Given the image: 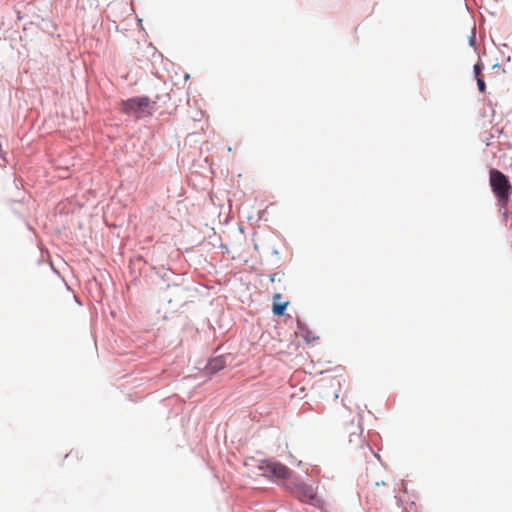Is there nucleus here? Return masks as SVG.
Returning <instances> with one entry per match:
<instances>
[{"mask_svg":"<svg viewBox=\"0 0 512 512\" xmlns=\"http://www.w3.org/2000/svg\"><path fill=\"white\" fill-rule=\"evenodd\" d=\"M489 184L499 204L505 207L512 194V185L508 177L501 171L492 168L489 171Z\"/></svg>","mask_w":512,"mask_h":512,"instance_id":"1","label":"nucleus"},{"mask_svg":"<svg viewBox=\"0 0 512 512\" xmlns=\"http://www.w3.org/2000/svg\"><path fill=\"white\" fill-rule=\"evenodd\" d=\"M153 103L148 97H133L121 102V111L136 118L152 115Z\"/></svg>","mask_w":512,"mask_h":512,"instance_id":"2","label":"nucleus"},{"mask_svg":"<svg viewBox=\"0 0 512 512\" xmlns=\"http://www.w3.org/2000/svg\"><path fill=\"white\" fill-rule=\"evenodd\" d=\"M258 468L262 472V475L268 478L287 479L291 474L287 466L271 460L261 461Z\"/></svg>","mask_w":512,"mask_h":512,"instance_id":"3","label":"nucleus"},{"mask_svg":"<svg viewBox=\"0 0 512 512\" xmlns=\"http://www.w3.org/2000/svg\"><path fill=\"white\" fill-rule=\"evenodd\" d=\"M294 493L302 502H310L316 497L315 489L306 483H296L294 485Z\"/></svg>","mask_w":512,"mask_h":512,"instance_id":"4","label":"nucleus"},{"mask_svg":"<svg viewBox=\"0 0 512 512\" xmlns=\"http://www.w3.org/2000/svg\"><path fill=\"white\" fill-rule=\"evenodd\" d=\"M349 442L362 443V428L360 424L351 423L349 429Z\"/></svg>","mask_w":512,"mask_h":512,"instance_id":"5","label":"nucleus"},{"mask_svg":"<svg viewBox=\"0 0 512 512\" xmlns=\"http://www.w3.org/2000/svg\"><path fill=\"white\" fill-rule=\"evenodd\" d=\"M281 294L277 293L273 296V306L272 311L277 316H282L285 312L286 307L288 306L289 302H280Z\"/></svg>","mask_w":512,"mask_h":512,"instance_id":"6","label":"nucleus"},{"mask_svg":"<svg viewBox=\"0 0 512 512\" xmlns=\"http://www.w3.org/2000/svg\"><path fill=\"white\" fill-rule=\"evenodd\" d=\"M298 329H299L300 335L304 338V340L307 343H310V342L318 339V336H315L312 331H309L308 329H306L300 322H298Z\"/></svg>","mask_w":512,"mask_h":512,"instance_id":"7","label":"nucleus"},{"mask_svg":"<svg viewBox=\"0 0 512 512\" xmlns=\"http://www.w3.org/2000/svg\"><path fill=\"white\" fill-rule=\"evenodd\" d=\"M477 80V86H478V89L481 93H485L486 91V85H485V82H484V79L482 77H478Z\"/></svg>","mask_w":512,"mask_h":512,"instance_id":"8","label":"nucleus"},{"mask_svg":"<svg viewBox=\"0 0 512 512\" xmlns=\"http://www.w3.org/2000/svg\"><path fill=\"white\" fill-rule=\"evenodd\" d=\"M473 70H474V74H475L476 79H478V77H482L481 76L482 65L480 63L475 64L474 67H473Z\"/></svg>","mask_w":512,"mask_h":512,"instance_id":"9","label":"nucleus"},{"mask_svg":"<svg viewBox=\"0 0 512 512\" xmlns=\"http://www.w3.org/2000/svg\"><path fill=\"white\" fill-rule=\"evenodd\" d=\"M378 486H379V483H378V482H375V484H374V486H373V490H374L375 488H377Z\"/></svg>","mask_w":512,"mask_h":512,"instance_id":"10","label":"nucleus"}]
</instances>
